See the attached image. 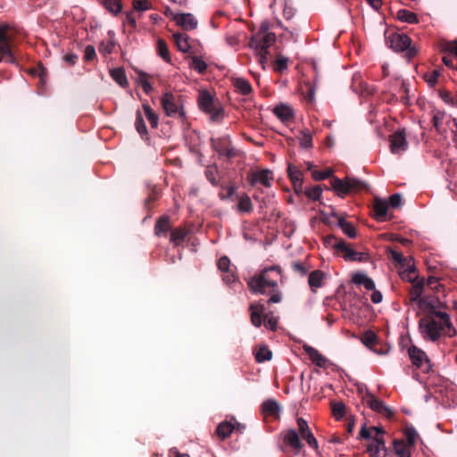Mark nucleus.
<instances>
[{
	"instance_id": "obj_1",
	"label": "nucleus",
	"mask_w": 457,
	"mask_h": 457,
	"mask_svg": "<svg viewBox=\"0 0 457 457\" xmlns=\"http://www.w3.org/2000/svg\"><path fill=\"white\" fill-rule=\"evenodd\" d=\"M281 278L279 267L272 266L262 270L259 275L251 278L248 280V287L254 294L264 295L275 292Z\"/></svg>"
},
{
	"instance_id": "obj_2",
	"label": "nucleus",
	"mask_w": 457,
	"mask_h": 457,
	"mask_svg": "<svg viewBox=\"0 0 457 457\" xmlns=\"http://www.w3.org/2000/svg\"><path fill=\"white\" fill-rule=\"evenodd\" d=\"M275 40L276 36L274 33L263 32H257L250 38L249 46L255 52L258 62L263 70L268 62L269 48Z\"/></svg>"
},
{
	"instance_id": "obj_3",
	"label": "nucleus",
	"mask_w": 457,
	"mask_h": 457,
	"mask_svg": "<svg viewBox=\"0 0 457 457\" xmlns=\"http://www.w3.org/2000/svg\"><path fill=\"white\" fill-rule=\"evenodd\" d=\"M326 243L334 247L337 251L344 253V258L351 262H362L369 258L368 253L362 252H356L350 247L344 240H338L334 236H329L326 238Z\"/></svg>"
},
{
	"instance_id": "obj_4",
	"label": "nucleus",
	"mask_w": 457,
	"mask_h": 457,
	"mask_svg": "<svg viewBox=\"0 0 457 457\" xmlns=\"http://www.w3.org/2000/svg\"><path fill=\"white\" fill-rule=\"evenodd\" d=\"M420 330L423 338L435 342L441 336L443 323L436 316L432 319H422L420 322Z\"/></svg>"
},
{
	"instance_id": "obj_5",
	"label": "nucleus",
	"mask_w": 457,
	"mask_h": 457,
	"mask_svg": "<svg viewBox=\"0 0 457 457\" xmlns=\"http://www.w3.org/2000/svg\"><path fill=\"white\" fill-rule=\"evenodd\" d=\"M331 186L337 195L343 197L350 191L361 189L364 184L359 179L347 177L345 180L334 178L331 180Z\"/></svg>"
},
{
	"instance_id": "obj_6",
	"label": "nucleus",
	"mask_w": 457,
	"mask_h": 457,
	"mask_svg": "<svg viewBox=\"0 0 457 457\" xmlns=\"http://www.w3.org/2000/svg\"><path fill=\"white\" fill-rule=\"evenodd\" d=\"M161 104L167 116L184 117L185 112L179 104V99L171 93L165 92L161 99Z\"/></svg>"
},
{
	"instance_id": "obj_7",
	"label": "nucleus",
	"mask_w": 457,
	"mask_h": 457,
	"mask_svg": "<svg viewBox=\"0 0 457 457\" xmlns=\"http://www.w3.org/2000/svg\"><path fill=\"white\" fill-rule=\"evenodd\" d=\"M362 401L374 411L387 418L393 416V411L391 409L387 407L384 402L378 400L373 395H371L368 390H366V392L362 395Z\"/></svg>"
},
{
	"instance_id": "obj_8",
	"label": "nucleus",
	"mask_w": 457,
	"mask_h": 457,
	"mask_svg": "<svg viewBox=\"0 0 457 457\" xmlns=\"http://www.w3.org/2000/svg\"><path fill=\"white\" fill-rule=\"evenodd\" d=\"M411 42V38L404 34L391 32L386 36L387 46L395 52H403L408 49Z\"/></svg>"
},
{
	"instance_id": "obj_9",
	"label": "nucleus",
	"mask_w": 457,
	"mask_h": 457,
	"mask_svg": "<svg viewBox=\"0 0 457 457\" xmlns=\"http://www.w3.org/2000/svg\"><path fill=\"white\" fill-rule=\"evenodd\" d=\"M10 27L7 24H0V62L4 56L10 58L12 62L11 54L12 37L9 34Z\"/></svg>"
},
{
	"instance_id": "obj_10",
	"label": "nucleus",
	"mask_w": 457,
	"mask_h": 457,
	"mask_svg": "<svg viewBox=\"0 0 457 457\" xmlns=\"http://www.w3.org/2000/svg\"><path fill=\"white\" fill-rule=\"evenodd\" d=\"M409 355L413 363V365L417 366L420 369H422L423 371H429L431 365L429 361L427 359L426 353L416 346H411L409 349Z\"/></svg>"
},
{
	"instance_id": "obj_11",
	"label": "nucleus",
	"mask_w": 457,
	"mask_h": 457,
	"mask_svg": "<svg viewBox=\"0 0 457 457\" xmlns=\"http://www.w3.org/2000/svg\"><path fill=\"white\" fill-rule=\"evenodd\" d=\"M173 21L185 30H194L198 26L197 19L190 12H178L173 15Z\"/></svg>"
},
{
	"instance_id": "obj_12",
	"label": "nucleus",
	"mask_w": 457,
	"mask_h": 457,
	"mask_svg": "<svg viewBox=\"0 0 457 457\" xmlns=\"http://www.w3.org/2000/svg\"><path fill=\"white\" fill-rule=\"evenodd\" d=\"M408 143L403 131H396L390 137V151L394 154H401L407 150Z\"/></svg>"
},
{
	"instance_id": "obj_13",
	"label": "nucleus",
	"mask_w": 457,
	"mask_h": 457,
	"mask_svg": "<svg viewBox=\"0 0 457 457\" xmlns=\"http://www.w3.org/2000/svg\"><path fill=\"white\" fill-rule=\"evenodd\" d=\"M249 180L253 186L261 184L266 187H270L273 180V175L269 170H257L251 173Z\"/></svg>"
},
{
	"instance_id": "obj_14",
	"label": "nucleus",
	"mask_w": 457,
	"mask_h": 457,
	"mask_svg": "<svg viewBox=\"0 0 457 457\" xmlns=\"http://www.w3.org/2000/svg\"><path fill=\"white\" fill-rule=\"evenodd\" d=\"M298 429L301 436L306 440L307 444L313 449L318 448V442L311 432L308 423L303 418L297 420Z\"/></svg>"
},
{
	"instance_id": "obj_15",
	"label": "nucleus",
	"mask_w": 457,
	"mask_h": 457,
	"mask_svg": "<svg viewBox=\"0 0 457 457\" xmlns=\"http://www.w3.org/2000/svg\"><path fill=\"white\" fill-rule=\"evenodd\" d=\"M370 457H386V447L382 437H376L368 446Z\"/></svg>"
},
{
	"instance_id": "obj_16",
	"label": "nucleus",
	"mask_w": 457,
	"mask_h": 457,
	"mask_svg": "<svg viewBox=\"0 0 457 457\" xmlns=\"http://www.w3.org/2000/svg\"><path fill=\"white\" fill-rule=\"evenodd\" d=\"M284 442L292 447L296 453H299L303 448L299 435L294 429L287 430L284 435Z\"/></svg>"
},
{
	"instance_id": "obj_17",
	"label": "nucleus",
	"mask_w": 457,
	"mask_h": 457,
	"mask_svg": "<svg viewBox=\"0 0 457 457\" xmlns=\"http://www.w3.org/2000/svg\"><path fill=\"white\" fill-rule=\"evenodd\" d=\"M304 352L308 354L312 361L319 367H325L327 358L322 355L317 349L311 345H303Z\"/></svg>"
},
{
	"instance_id": "obj_18",
	"label": "nucleus",
	"mask_w": 457,
	"mask_h": 457,
	"mask_svg": "<svg viewBox=\"0 0 457 457\" xmlns=\"http://www.w3.org/2000/svg\"><path fill=\"white\" fill-rule=\"evenodd\" d=\"M273 112L282 122L289 121L292 120L294 115L292 107L285 104L277 105L274 108Z\"/></svg>"
},
{
	"instance_id": "obj_19",
	"label": "nucleus",
	"mask_w": 457,
	"mask_h": 457,
	"mask_svg": "<svg viewBox=\"0 0 457 457\" xmlns=\"http://www.w3.org/2000/svg\"><path fill=\"white\" fill-rule=\"evenodd\" d=\"M198 103L200 108L208 113H213V98L207 91H202L199 94Z\"/></svg>"
},
{
	"instance_id": "obj_20",
	"label": "nucleus",
	"mask_w": 457,
	"mask_h": 457,
	"mask_svg": "<svg viewBox=\"0 0 457 457\" xmlns=\"http://www.w3.org/2000/svg\"><path fill=\"white\" fill-rule=\"evenodd\" d=\"M374 212L378 220H385L387 216L388 203L386 200L376 198L374 201Z\"/></svg>"
},
{
	"instance_id": "obj_21",
	"label": "nucleus",
	"mask_w": 457,
	"mask_h": 457,
	"mask_svg": "<svg viewBox=\"0 0 457 457\" xmlns=\"http://www.w3.org/2000/svg\"><path fill=\"white\" fill-rule=\"evenodd\" d=\"M352 281L355 285H361L363 286L367 290H374L375 289V283L372 278L368 277L365 273L358 272L354 273L352 276Z\"/></svg>"
},
{
	"instance_id": "obj_22",
	"label": "nucleus",
	"mask_w": 457,
	"mask_h": 457,
	"mask_svg": "<svg viewBox=\"0 0 457 457\" xmlns=\"http://www.w3.org/2000/svg\"><path fill=\"white\" fill-rule=\"evenodd\" d=\"M436 317L441 320V323H443V330L446 328L445 334L448 337H453L456 335V329L453 328L450 320V317L447 313L443 312H436Z\"/></svg>"
},
{
	"instance_id": "obj_23",
	"label": "nucleus",
	"mask_w": 457,
	"mask_h": 457,
	"mask_svg": "<svg viewBox=\"0 0 457 457\" xmlns=\"http://www.w3.org/2000/svg\"><path fill=\"white\" fill-rule=\"evenodd\" d=\"M114 36L115 35L112 31H109L108 32L109 37L101 42V44L99 46V52L102 54L107 55V54H110L111 53H112L114 47H115V45H116Z\"/></svg>"
},
{
	"instance_id": "obj_24",
	"label": "nucleus",
	"mask_w": 457,
	"mask_h": 457,
	"mask_svg": "<svg viewBox=\"0 0 457 457\" xmlns=\"http://www.w3.org/2000/svg\"><path fill=\"white\" fill-rule=\"evenodd\" d=\"M251 321L253 326L260 327L262 325V313L264 306L261 303H252L250 305Z\"/></svg>"
},
{
	"instance_id": "obj_25",
	"label": "nucleus",
	"mask_w": 457,
	"mask_h": 457,
	"mask_svg": "<svg viewBox=\"0 0 457 457\" xmlns=\"http://www.w3.org/2000/svg\"><path fill=\"white\" fill-rule=\"evenodd\" d=\"M383 434V428L378 426H374L370 428L362 427L360 431V436L365 439L372 438L374 440L376 437H382Z\"/></svg>"
},
{
	"instance_id": "obj_26",
	"label": "nucleus",
	"mask_w": 457,
	"mask_h": 457,
	"mask_svg": "<svg viewBox=\"0 0 457 457\" xmlns=\"http://www.w3.org/2000/svg\"><path fill=\"white\" fill-rule=\"evenodd\" d=\"M412 446L403 440L394 442V450L399 457H411Z\"/></svg>"
},
{
	"instance_id": "obj_27",
	"label": "nucleus",
	"mask_w": 457,
	"mask_h": 457,
	"mask_svg": "<svg viewBox=\"0 0 457 457\" xmlns=\"http://www.w3.org/2000/svg\"><path fill=\"white\" fill-rule=\"evenodd\" d=\"M112 79L122 87L128 86V79L122 68H115L110 71Z\"/></svg>"
},
{
	"instance_id": "obj_28",
	"label": "nucleus",
	"mask_w": 457,
	"mask_h": 457,
	"mask_svg": "<svg viewBox=\"0 0 457 457\" xmlns=\"http://www.w3.org/2000/svg\"><path fill=\"white\" fill-rule=\"evenodd\" d=\"M174 41L178 49L182 53H187L190 46L188 43V37L186 34L175 33L173 35Z\"/></svg>"
},
{
	"instance_id": "obj_29",
	"label": "nucleus",
	"mask_w": 457,
	"mask_h": 457,
	"mask_svg": "<svg viewBox=\"0 0 457 457\" xmlns=\"http://www.w3.org/2000/svg\"><path fill=\"white\" fill-rule=\"evenodd\" d=\"M324 273L320 270H314L310 273L308 283L312 288H319L322 287Z\"/></svg>"
},
{
	"instance_id": "obj_30",
	"label": "nucleus",
	"mask_w": 457,
	"mask_h": 457,
	"mask_svg": "<svg viewBox=\"0 0 457 457\" xmlns=\"http://www.w3.org/2000/svg\"><path fill=\"white\" fill-rule=\"evenodd\" d=\"M262 411L268 415H278L280 411V407L277 401L270 399L265 401L262 405Z\"/></svg>"
},
{
	"instance_id": "obj_31",
	"label": "nucleus",
	"mask_w": 457,
	"mask_h": 457,
	"mask_svg": "<svg viewBox=\"0 0 457 457\" xmlns=\"http://www.w3.org/2000/svg\"><path fill=\"white\" fill-rule=\"evenodd\" d=\"M396 17L399 21H401L403 22H406V23H410V24L418 22L417 15L414 12L405 10V9L399 10L396 13Z\"/></svg>"
},
{
	"instance_id": "obj_32",
	"label": "nucleus",
	"mask_w": 457,
	"mask_h": 457,
	"mask_svg": "<svg viewBox=\"0 0 457 457\" xmlns=\"http://www.w3.org/2000/svg\"><path fill=\"white\" fill-rule=\"evenodd\" d=\"M287 173H288L290 179L292 180V182L294 183V185L295 187L302 185L303 173L297 167H295L292 164H289L287 167Z\"/></svg>"
},
{
	"instance_id": "obj_33",
	"label": "nucleus",
	"mask_w": 457,
	"mask_h": 457,
	"mask_svg": "<svg viewBox=\"0 0 457 457\" xmlns=\"http://www.w3.org/2000/svg\"><path fill=\"white\" fill-rule=\"evenodd\" d=\"M424 288V282L422 280L416 281L410 290V300L418 302L420 299Z\"/></svg>"
},
{
	"instance_id": "obj_34",
	"label": "nucleus",
	"mask_w": 457,
	"mask_h": 457,
	"mask_svg": "<svg viewBox=\"0 0 457 457\" xmlns=\"http://www.w3.org/2000/svg\"><path fill=\"white\" fill-rule=\"evenodd\" d=\"M143 110L145 112V115L146 119L148 120L151 127L154 129L157 128L158 123H159L158 115L153 111V109L147 104H143Z\"/></svg>"
},
{
	"instance_id": "obj_35",
	"label": "nucleus",
	"mask_w": 457,
	"mask_h": 457,
	"mask_svg": "<svg viewBox=\"0 0 457 457\" xmlns=\"http://www.w3.org/2000/svg\"><path fill=\"white\" fill-rule=\"evenodd\" d=\"M236 89L243 95H248L252 91V87L249 82L242 78H237L233 82Z\"/></svg>"
},
{
	"instance_id": "obj_36",
	"label": "nucleus",
	"mask_w": 457,
	"mask_h": 457,
	"mask_svg": "<svg viewBox=\"0 0 457 457\" xmlns=\"http://www.w3.org/2000/svg\"><path fill=\"white\" fill-rule=\"evenodd\" d=\"M233 431V426L230 422H221L216 429L217 435L224 439L228 437Z\"/></svg>"
},
{
	"instance_id": "obj_37",
	"label": "nucleus",
	"mask_w": 457,
	"mask_h": 457,
	"mask_svg": "<svg viewBox=\"0 0 457 457\" xmlns=\"http://www.w3.org/2000/svg\"><path fill=\"white\" fill-rule=\"evenodd\" d=\"M297 137L302 147L310 148L312 145V137L308 130L300 131Z\"/></svg>"
},
{
	"instance_id": "obj_38",
	"label": "nucleus",
	"mask_w": 457,
	"mask_h": 457,
	"mask_svg": "<svg viewBox=\"0 0 457 457\" xmlns=\"http://www.w3.org/2000/svg\"><path fill=\"white\" fill-rule=\"evenodd\" d=\"M338 226L341 228L343 232L350 238H354L356 237V230L354 227L345 220H339Z\"/></svg>"
},
{
	"instance_id": "obj_39",
	"label": "nucleus",
	"mask_w": 457,
	"mask_h": 457,
	"mask_svg": "<svg viewBox=\"0 0 457 457\" xmlns=\"http://www.w3.org/2000/svg\"><path fill=\"white\" fill-rule=\"evenodd\" d=\"M157 49L159 55L167 62H170V55L167 46V44L162 40L157 41Z\"/></svg>"
},
{
	"instance_id": "obj_40",
	"label": "nucleus",
	"mask_w": 457,
	"mask_h": 457,
	"mask_svg": "<svg viewBox=\"0 0 457 457\" xmlns=\"http://www.w3.org/2000/svg\"><path fill=\"white\" fill-rule=\"evenodd\" d=\"M405 437L407 440V444L411 445L412 447L415 445L416 441L419 437V434L416 429L412 426H407L405 428Z\"/></svg>"
},
{
	"instance_id": "obj_41",
	"label": "nucleus",
	"mask_w": 457,
	"mask_h": 457,
	"mask_svg": "<svg viewBox=\"0 0 457 457\" xmlns=\"http://www.w3.org/2000/svg\"><path fill=\"white\" fill-rule=\"evenodd\" d=\"M135 126H136L137 131L142 137H146L147 136V129H146V126H145V124L144 122V119H143L142 113L139 111L137 112Z\"/></svg>"
},
{
	"instance_id": "obj_42",
	"label": "nucleus",
	"mask_w": 457,
	"mask_h": 457,
	"mask_svg": "<svg viewBox=\"0 0 457 457\" xmlns=\"http://www.w3.org/2000/svg\"><path fill=\"white\" fill-rule=\"evenodd\" d=\"M170 227L169 218L162 217L157 221L155 225V234L160 236L162 233L167 232L170 229Z\"/></svg>"
},
{
	"instance_id": "obj_43",
	"label": "nucleus",
	"mask_w": 457,
	"mask_h": 457,
	"mask_svg": "<svg viewBox=\"0 0 457 457\" xmlns=\"http://www.w3.org/2000/svg\"><path fill=\"white\" fill-rule=\"evenodd\" d=\"M237 208L240 212H249L253 209V204L251 199L247 195H243L240 197L237 204Z\"/></svg>"
},
{
	"instance_id": "obj_44",
	"label": "nucleus",
	"mask_w": 457,
	"mask_h": 457,
	"mask_svg": "<svg viewBox=\"0 0 457 457\" xmlns=\"http://www.w3.org/2000/svg\"><path fill=\"white\" fill-rule=\"evenodd\" d=\"M187 236V231L184 228H177L173 230L170 234V241L175 245L180 244L184 241Z\"/></svg>"
},
{
	"instance_id": "obj_45",
	"label": "nucleus",
	"mask_w": 457,
	"mask_h": 457,
	"mask_svg": "<svg viewBox=\"0 0 457 457\" xmlns=\"http://www.w3.org/2000/svg\"><path fill=\"white\" fill-rule=\"evenodd\" d=\"M104 4L105 8L113 14H117L121 10L120 0H104Z\"/></svg>"
},
{
	"instance_id": "obj_46",
	"label": "nucleus",
	"mask_w": 457,
	"mask_h": 457,
	"mask_svg": "<svg viewBox=\"0 0 457 457\" xmlns=\"http://www.w3.org/2000/svg\"><path fill=\"white\" fill-rule=\"evenodd\" d=\"M133 8L137 12H145L152 9V4L149 0H133Z\"/></svg>"
},
{
	"instance_id": "obj_47",
	"label": "nucleus",
	"mask_w": 457,
	"mask_h": 457,
	"mask_svg": "<svg viewBox=\"0 0 457 457\" xmlns=\"http://www.w3.org/2000/svg\"><path fill=\"white\" fill-rule=\"evenodd\" d=\"M191 68L197 71L199 73H204L207 69L206 62L197 56L192 58Z\"/></svg>"
},
{
	"instance_id": "obj_48",
	"label": "nucleus",
	"mask_w": 457,
	"mask_h": 457,
	"mask_svg": "<svg viewBox=\"0 0 457 457\" xmlns=\"http://www.w3.org/2000/svg\"><path fill=\"white\" fill-rule=\"evenodd\" d=\"M271 352L266 347L260 348V350L255 354V358L258 362L269 361L271 359Z\"/></svg>"
},
{
	"instance_id": "obj_49",
	"label": "nucleus",
	"mask_w": 457,
	"mask_h": 457,
	"mask_svg": "<svg viewBox=\"0 0 457 457\" xmlns=\"http://www.w3.org/2000/svg\"><path fill=\"white\" fill-rule=\"evenodd\" d=\"M306 195L312 200H318L322 195V189L320 186L308 187L305 190Z\"/></svg>"
},
{
	"instance_id": "obj_50",
	"label": "nucleus",
	"mask_w": 457,
	"mask_h": 457,
	"mask_svg": "<svg viewBox=\"0 0 457 457\" xmlns=\"http://www.w3.org/2000/svg\"><path fill=\"white\" fill-rule=\"evenodd\" d=\"M332 174H333V170L330 168H327L321 171L313 170L312 173V176L315 180H323L325 179L331 177Z\"/></svg>"
},
{
	"instance_id": "obj_51",
	"label": "nucleus",
	"mask_w": 457,
	"mask_h": 457,
	"mask_svg": "<svg viewBox=\"0 0 457 457\" xmlns=\"http://www.w3.org/2000/svg\"><path fill=\"white\" fill-rule=\"evenodd\" d=\"M345 405L343 403H335L332 405L333 415L337 420H340L345 414Z\"/></svg>"
},
{
	"instance_id": "obj_52",
	"label": "nucleus",
	"mask_w": 457,
	"mask_h": 457,
	"mask_svg": "<svg viewBox=\"0 0 457 457\" xmlns=\"http://www.w3.org/2000/svg\"><path fill=\"white\" fill-rule=\"evenodd\" d=\"M386 202L388 203V206L397 208L402 204V196L400 194H394L389 197L388 201Z\"/></svg>"
},
{
	"instance_id": "obj_53",
	"label": "nucleus",
	"mask_w": 457,
	"mask_h": 457,
	"mask_svg": "<svg viewBox=\"0 0 457 457\" xmlns=\"http://www.w3.org/2000/svg\"><path fill=\"white\" fill-rule=\"evenodd\" d=\"M139 83L143 88V90L148 94L152 91L153 87H152V85L151 83L148 81L147 78H146V75L145 74H142L140 76V79H139Z\"/></svg>"
},
{
	"instance_id": "obj_54",
	"label": "nucleus",
	"mask_w": 457,
	"mask_h": 457,
	"mask_svg": "<svg viewBox=\"0 0 457 457\" xmlns=\"http://www.w3.org/2000/svg\"><path fill=\"white\" fill-rule=\"evenodd\" d=\"M218 268L221 271H228L229 266H230V261L228 257L223 256L219 259L218 261Z\"/></svg>"
},
{
	"instance_id": "obj_55",
	"label": "nucleus",
	"mask_w": 457,
	"mask_h": 457,
	"mask_svg": "<svg viewBox=\"0 0 457 457\" xmlns=\"http://www.w3.org/2000/svg\"><path fill=\"white\" fill-rule=\"evenodd\" d=\"M443 119H444V114L439 112H435L433 114L432 123H433V126L436 128V130L440 129V126L442 124Z\"/></svg>"
},
{
	"instance_id": "obj_56",
	"label": "nucleus",
	"mask_w": 457,
	"mask_h": 457,
	"mask_svg": "<svg viewBox=\"0 0 457 457\" xmlns=\"http://www.w3.org/2000/svg\"><path fill=\"white\" fill-rule=\"evenodd\" d=\"M277 325H278V320L276 318H268V317H265L264 319V326L270 329V330H275L276 328H277Z\"/></svg>"
},
{
	"instance_id": "obj_57",
	"label": "nucleus",
	"mask_w": 457,
	"mask_h": 457,
	"mask_svg": "<svg viewBox=\"0 0 457 457\" xmlns=\"http://www.w3.org/2000/svg\"><path fill=\"white\" fill-rule=\"evenodd\" d=\"M96 50L93 46H87L85 49V58L87 61H92L96 57Z\"/></svg>"
},
{
	"instance_id": "obj_58",
	"label": "nucleus",
	"mask_w": 457,
	"mask_h": 457,
	"mask_svg": "<svg viewBox=\"0 0 457 457\" xmlns=\"http://www.w3.org/2000/svg\"><path fill=\"white\" fill-rule=\"evenodd\" d=\"M427 283H428V285L431 288H433V289H435V290H436V291H439V287H441V285H440V284H439V282H438V278H436V277H429V278H428Z\"/></svg>"
},
{
	"instance_id": "obj_59",
	"label": "nucleus",
	"mask_w": 457,
	"mask_h": 457,
	"mask_svg": "<svg viewBox=\"0 0 457 457\" xmlns=\"http://www.w3.org/2000/svg\"><path fill=\"white\" fill-rule=\"evenodd\" d=\"M445 51L453 54L457 57V41H453L445 46Z\"/></svg>"
},
{
	"instance_id": "obj_60",
	"label": "nucleus",
	"mask_w": 457,
	"mask_h": 457,
	"mask_svg": "<svg viewBox=\"0 0 457 457\" xmlns=\"http://www.w3.org/2000/svg\"><path fill=\"white\" fill-rule=\"evenodd\" d=\"M288 59L287 57L281 56L277 59V66L278 70L282 71L287 68Z\"/></svg>"
},
{
	"instance_id": "obj_61",
	"label": "nucleus",
	"mask_w": 457,
	"mask_h": 457,
	"mask_svg": "<svg viewBox=\"0 0 457 457\" xmlns=\"http://www.w3.org/2000/svg\"><path fill=\"white\" fill-rule=\"evenodd\" d=\"M370 298L374 303H379L382 302L383 295L379 291L374 289Z\"/></svg>"
},
{
	"instance_id": "obj_62",
	"label": "nucleus",
	"mask_w": 457,
	"mask_h": 457,
	"mask_svg": "<svg viewBox=\"0 0 457 457\" xmlns=\"http://www.w3.org/2000/svg\"><path fill=\"white\" fill-rule=\"evenodd\" d=\"M403 278H407L409 280H412L416 278L415 269L413 267H409L403 273Z\"/></svg>"
},
{
	"instance_id": "obj_63",
	"label": "nucleus",
	"mask_w": 457,
	"mask_h": 457,
	"mask_svg": "<svg viewBox=\"0 0 457 457\" xmlns=\"http://www.w3.org/2000/svg\"><path fill=\"white\" fill-rule=\"evenodd\" d=\"M391 257L394 259V261L402 263L403 262V256L401 253L397 251H390Z\"/></svg>"
},
{
	"instance_id": "obj_64",
	"label": "nucleus",
	"mask_w": 457,
	"mask_h": 457,
	"mask_svg": "<svg viewBox=\"0 0 457 457\" xmlns=\"http://www.w3.org/2000/svg\"><path fill=\"white\" fill-rule=\"evenodd\" d=\"M438 77H439V71H434L433 73L427 79V82L429 85H434V84H436Z\"/></svg>"
}]
</instances>
